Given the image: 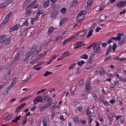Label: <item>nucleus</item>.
Instances as JSON below:
<instances>
[{"label":"nucleus","mask_w":126,"mask_h":126,"mask_svg":"<svg viewBox=\"0 0 126 126\" xmlns=\"http://www.w3.org/2000/svg\"><path fill=\"white\" fill-rule=\"evenodd\" d=\"M105 6L103 3H101L99 7V10L101 11L102 10L104 7Z\"/></svg>","instance_id":"37998d69"},{"label":"nucleus","mask_w":126,"mask_h":126,"mask_svg":"<svg viewBox=\"0 0 126 126\" xmlns=\"http://www.w3.org/2000/svg\"><path fill=\"white\" fill-rule=\"evenodd\" d=\"M93 3L92 0H88L87 2V7L88 9L90 8Z\"/></svg>","instance_id":"f8f14e48"},{"label":"nucleus","mask_w":126,"mask_h":126,"mask_svg":"<svg viewBox=\"0 0 126 126\" xmlns=\"http://www.w3.org/2000/svg\"><path fill=\"white\" fill-rule=\"evenodd\" d=\"M72 37H69L65 39L63 42V45H64L67 42L72 39Z\"/></svg>","instance_id":"cd10ccee"},{"label":"nucleus","mask_w":126,"mask_h":126,"mask_svg":"<svg viewBox=\"0 0 126 126\" xmlns=\"http://www.w3.org/2000/svg\"><path fill=\"white\" fill-rule=\"evenodd\" d=\"M80 105L79 103L77 102H75L74 104V107L76 108H77L79 106V105Z\"/></svg>","instance_id":"f704fd0d"},{"label":"nucleus","mask_w":126,"mask_h":126,"mask_svg":"<svg viewBox=\"0 0 126 126\" xmlns=\"http://www.w3.org/2000/svg\"><path fill=\"white\" fill-rule=\"evenodd\" d=\"M76 63H74L73 64L70 66L69 68L68 69L69 70H70L71 69H72L73 68L74 66H75V65L76 64Z\"/></svg>","instance_id":"8fccbe9b"},{"label":"nucleus","mask_w":126,"mask_h":126,"mask_svg":"<svg viewBox=\"0 0 126 126\" xmlns=\"http://www.w3.org/2000/svg\"><path fill=\"white\" fill-rule=\"evenodd\" d=\"M45 62V61H42L41 62H39L36 65L34 66H33V67L34 68V67L36 66H39L43 64Z\"/></svg>","instance_id":"bb28decb"},{"label":"nucleus","mask_w":126,"mask_h":126,"mask_svg":"<svg viewBox=\"0 0 126 126\" xmlns=\"http://www.w3.org/2000/svg\"><path fill=\"white\" fill-rule=\"evenodd\" d=\"M43 56V54H40L38 55L36 59H37L38 60H39V58H41Z\"/></svg>","instance_id":"bf43d9fd"},{"label":"nucleus","mask_w":126,"mask_h":126,"mask_svg":"<svg viewBox=\"0 0 126 126\" xmlns=\"http://www.w3.org/2000/svg\"><path fill=\"white\" fill-rule=\"evenodd\" d=\"M117 47L116 44L115 43L113 44L112 46V50L113 51H114L115 50V48Z\"/></svg>","instance_id":"603ef678"},{"label":"nucleus","mask_w":126,"mask_h":126,"mask_svg":"<svg viewBox=\"0 0 126 126\" xmlns=\"http://www.w3.org/2000/svg\"><path fill=\"white\" fill-rule=\"evenodd\" d=\"M35 47L32 48L26 54L25 58L24 59V61H26L28 60L30 56H31L34 52V55L37 54L41 50V48H39V49H37V50L35 51Z\"/></svg>","instance_id":"f257e3e1"},{"label":"nucleus","mask_w":126,"mask_h":126,"mask_svg":"<svg viewBox=\"0 0 126 126\" xmlns=\"http://www.w3.org/2000/svg\"><path fill=\"white\" fill-rule=\"evenodd\" d=\"M13 63H12V60L11 62L9 63V65H8V69H9L10 70H12L13 68Z\"/></svg>","instance_id":"5701e85b"},{"label":"nucleus","mask_w":126,"mask_h":126,"mask_svg":"<svg viewBox=\"0 0 126 126\" xmlns=\"http://www.w3.org/2000/svg\"><path fill=\"white\" fill-rule=\"evenodd\" d=\"M79 34V33H77V34H76L73 35L72 36H71L70 37H72V39L73 38H75Z\"/></svg>","instance_id":"e2e57ef3"},{"label":"nucleus","mask_w":126,"mask_h":126,"mask_svg":"<svg viewBox=\"0 0 126 126\" xmlns=\"http://www.w3.org/2000/svg\"><path fill=\"white\" fill-rule=\"evenodd\" d=\"M42 14V13L41 12H40V11H39V12H38L37 13L36 16L35 17V20H37L38 16L40 15V14Z\"/></svg>","instance_id":"c756f323"},{"label":"nucleus","mask_w":126,"mask_h":126,"mask_svg":"<svg viewBox=\"0 0 126 126\" xmlns=\"http://www.w3.org/2000/svg\"><path fill=\"white\" fill-rule=\"evenodd\" d=\"M0 43L3 45H6L8 43V37L7 35L3 34L0 36Z\"/></svg>","instance_id":"7ed1b4c3"},{"label":"nucleus","mask_w":126,"mask_h":126,"mask_svg":"<svg viewBox=\"0 0 126 126\" xmlns=\"http://www.w3.org/2000/svg\"><path fill=\"white\" fill-rule=\"evenodd\" d=\"M26 104L25 103L21 104L15 110V112L17 113L20 111L22 108L26 106Z\"/></svg>","instance_id":"6e6552de"},{"label":"nucleus","mask_w":126,"mask_h":126,"mask_svg":"<svg viewBox=\"0 0 126 126\" xmlns=\"http://www.w3.org/2000/svg\"><path fill=\"white\" fill-rule=\"evenodd\" d=\"M57 105L56 104H55L52 106V107H51V108L52 107V111H53V110H54L55 109L56 107L57 106Z\"/></svg>","instance_id":"5fc2aeb1"},{"label":"nucleus","mask_w":126,"mask_h":126,"mask_svg":"<svg viewBox=\"0 0 126 126\" xmlns=\"http://www.w3.org/2000/svg\"><path fill=\"white\" fill-rule=\"evenodd\" d=\"M26 33V30H23L21 32L20 35L21 36H24Z\"/></svg>","instance_id":"7c9ffc66"},{"label":"nucleus","mask_w":126,"mask_h":126,"mask_svg":"<svg viewBox=\"0 0 126 126\" xmlns=\"http://www.w3.org/2000/svg\"><path fill=\"white\" fill-rule=\"evenodd\" d=\"M89 120L88 121V124L90 126H91V122L93 120V119L92 118H90L89 119Z\"/></svg>","instance_id":"3c124183"},{"label":"nucleus","mask_w":126,"mask_h":126,"mask_svg":"<svg viewBox=\"0 0 126 126\" xmlns=\"http://www.w3.org/2000/svg\"><path fill=\"white\" fill-rule=\"evenodd\" d=\"M66 11V8H63L61 10V13L63 14H65Z\"/></svg>","instance_id":"58836bf2"},{"label":"nucleus","mask_w":126,"mask_h":126,"mask_svg":"<svg viewBox=\"0 0 126 126\" xmlns=\"http://www.w3.org/2000/svg\"><path fill=\"white\" fill-rule=\"evenodd\" d=\"M126 4V1H122L117 4V6L119 7H121Z\"/></svg>","instance_id":"1a4fd4ad"},{"label":"nucleus","mask_w":126,"mask_h":126,"mask_svg":"<svg viewBox=\"0 0 126 126\" xmlns=\"http://www.w3.org/2000/svg\"><path fill=\"white\" fill-rule=\"evenodd\" d=\"M91 86H85V88L87 90L89 91H90L91 89Z\"/></svg>","instance_id":"69168bd1"},{"label":"nucleus","mask_w":126,"mask_h":126,"mask_svg":"<svg viewBox=\"0 0 126 126\" xmlns=\"http://www.w3.org/2000/svg\"><path fill=\"white\" fill-rule=\"evenodd\" d=\"M16 30V28H15V27L14 26L13 27L10 28L9 29V31L10 32H11Z\"/></svg>","instance_id":"49530a36"},{"label":"nucleus","mask_w":126,"mask_h":126,"mask_svg":"<svg viewBox=\"0 0 126 126\" xmlns=\"http://www.w3.org/2000/svg\"><path fill=\"white\" fill-rule=\"evenodd\" d=\"M8 22V14L5 17V18L3 22L0 25V27H2Z\"/></svg>","instance_id":"0eeeda50"},{"label":"nucleus","mask_w":126,"mask_h":126,"mask_svg":"<svg viewBox=\"0 0 126 126\" xmlns=\"http://www.w3.org/2000/svg\"><path fill=\"white\" fill-rule=\"evenodd\" d=\"M48 94L47 93H45L43 96L42 98L43 99V101L44 102L45 100L47 98H48Z\"/></svg>","instance_id":"dca6fc26"},{"label":"nucleus","mask_w":126,"mask_h":126,"mask_svg":"<svg viewBox=\"0 0 126 126\" xmlns=\"http://www.w3.org/2000/svg\"><path fill=\"white\" fill-rule=\"evenodd\" d=\"M62 54L63 55L64 57H65L67 56L70 55V54L69 53V52L68 51L65 52Z\"/></svg>","instance_id":"c9c22d12"},{"label":"nucleus","mask_w":126,"mask_h":126,"mask_svg":"<svg viewBox=\"0 0 126 126\" xmlns=\"http://www.w3.org/2000/svg\"><path fill=\"white\" fill-rule=\"evenodd\" d=\"M48 122V120L46 119H44L43 121V126H47V123Z\"/></svg>","instance_id":"412c9836"},{"label":"nucleus","mask_w":126,"mask_h":126,"mask_svg":"<svg viewBox=\"0 0 126 126\" xmlns=\"http://www.w3.org/2000/svg\"><path fill=\"white\" fill-rule=\"evenodd\" d=\"M105 56L106 57L105 59V60L106 61H108L110 59L111 56L110 54H106Z\"/></svg>","instance_id":"393cba45"},{"label":"nucleus","mask_w":126,"mask_h":126,"mask_svg":"<svg viewBox=\"0 0 126 126\" xmlns=\"http://www.w3.org/2000/svg\"><path fill=\"white\" fill-rule=\"evenodd\" d=\"M77 109L79 112H81L82 110V106L81 105H79V106L77 108Z\"/></svg>","instance_id":"de8ad7c7"},{"label":"nucleus","mask_w":126,"mask_h":126,"mask_svg":"<svg viewBox=\"0 0 126 126\" xmlns=\"http://www.w3.org/2000/svg\"><path fill=\"white\" fill-rule=\"evenodd\" d=\"M66 21V18H63L60 21V25H61L63 24Z\"/></svg>","instance_id":"72a5a7b5"},{"label":"nucleus","mask_w":126,"mask_h":126,"mask_svg":"<svg viewBox=\"0 0 126 126\" xmlns=\"http://www.w3.org/2000/svg\"><path fill=\"white\" fill-rule=\"evenodd\" d=\"M54 30V29L53 27L50 28L48 30V35H50L51 34Z\"/></svg>","instance_id":"f3484780"},{"label":"nucleus","mask_w":126,"mask_h":126,"mask_svg":"<svg viewBox=\"0 0 126 126\" xmlns=\"http://www.w3.org/2000/svg\"><path fill=\"white\" fill-rule=\"evenodd\" d=\"M8 5V1L6 0L4 3H1L0 4V8L5 7L7 6Z\"/></svg>","instance_id":"9b49d317"},{"label":"nucleus","mask_w":126,"mask_h":126,"mask_svg":"<svg viewBox=\"0 0 126 126\" xmlns=\"http://www.w3.org/2000/svg\"><path fill=\"white\" fill-rule=\"evenodd\" d=\"M52 72H48L47 71H45V73L44 74L43 76L47 77L49 75L52 74Z\"/></svg>","instance_id":"b1692460"},{"label":"nucleus","mask_w":126,"mask_h":126,"mask_svg":"<svg viewBox=\"0 0 126 126\" xmlns=\"http://www.w3.org/2000/svg\"><path fill=\"white\" fill-rule=\"evenodd\" d=\"M29 4V3H28L26 1H25L23 4V7H26Z\"/></svg>","instance_id":"6e6d98bb"},{"label":"nucleus","mask_w":126,"mask_h":126,"mask_svg":"<svg viewBox=\"0 0 126 126\" xmlns=\"http://www.w3.org/2000/svg\"><path fill=\"white\" fill-rule=\"evenodd\" d=\"M23 49L24 48L23 47L19 49V51L16 55L15 57L12 60V63H13L14 62L18 60L20 56L23 54Z\"/></svg>","instance_id":"f03ea898"},{"label":"nucleus","mask_w":126,"mask_h":126,"mask_svg":"<svg viewBox=\"0 0 126 126\" xmlns=\"http://www.w3.org/2000/svg\"><path fill=\"white\" fill-rule=\"evenodd\" d=\"M8 93V87H7L5 90L4 91L3 93V94L4 95H5L7 94Z\"/></svg>","instance_id":"864d4df0"},{"label":"nucleus","mask_w":126,"mask_h":126,"mask_svg":"<svg viewBox=\"0 0 126 126\" xmlns=\"http://www.w3.org/2000/svg\"><path fill=\"white\" fill-rule=\"evenodd\" d=\"M55 114V112L52 111V112L51 115V119H52L54 118Z\"/></svg>","instance_id":"13d9d810"},{"label":"nucleus","mask_w":126,"mask_h":126,"mask_svg":"<svg viewBox=\"0 0 126 126\" xmlns=\"http://www.w3.org/2000/svg\"><path fill=\"white\" fill-rule=\"evenodd\" d=\"M80 57L82 59H86L87 58L88 56L87 54H84L81 55Z\"/></svg>","instance_id":"a19ab883"},{"label":"nucleus","mask_w":126,"mask_h":126,"mask_svg":"<svg viewBox=\"0 0 126 126\" xmlns=\"http://www.w3.org/2000/svg\"><path fill=\"white\" fill-rule=\"evenodd\" d=\"M28 21L27 20H25V21L23 23L22 25L23 26L26 25V26H27L28 25Z\"/></svg>","instance_id":"4d7b16f0"},{"label":"nucleus","mask_w":126,"mask_h":126,"mask_svg":"<svg viewBox=\"0 0 126 126\" xmlns=\"http://www.w3.org/2000/svg\"><path fill=\"white\" fill-rule=\"evenodd\" d=\"M14 85V84L11 83L8 86V91L10 90L11 89Z\"/></svg>","instance_id":"774afa93"},{"label":"nucleus","mask_w":126,"mask_h":126,"mask_svg":"<svg viewBox=\"0 0 126 126\" xmlns=\"http://www.w3.org/2000/svg\"><path fill=\"white\" fill-rule=\"evenodd\" d=\"M49 2V1H47L44 3L43 6L45 8L47 7L48 5Z\"/></svg>","instance_id":"a878e982"},{"label":"nucleus","mask_w":126,"mask_h":126,"mask_svg":"<svg viewBox=\"0 0 126 126\" xmlns=\"http://www.w3.org/2000/svg\"><path fill=\"white\" fill-rule=\"evenodd\" d=\"M77 19L78 21V22H80L83 20V17H80L77 18Z\"/></svg>","instance_id":"052dcab7"},{"label":"nucleus","mask_w":126,"mask_h":126,"mask_svg":"<svg viewBox=\"0 0 126 126\" xmlns=\"http://www.w3.org/2000/svg\"><path fill=\"white\" fill-rule=\"evenodd\" d=\"M29 97V96H27L22 98L19 101V103L21 102L22 101L28 98Z\"/></svg>","instance_id":"79ce46f5"},{"label":"nucleus","mask_w":126,"mask_h":126,"mask_svg":"<svg viewBox=\"0 0 126 126\" xmlns=\"http://www.w3.org/2000/svg\"><path fill=\"white\" fill-rule=\"evenodd\" d=\"M84 63V62L83 61H79L78 62V64L79 66H81Z\"/></svg>","instance_id":"c03bdc74"},{"label":"nucleus","mask_w":126,"mask_h":126,"mask_svg":"<svg viewBox=\"0 0 126 126\" xmlns=\"http://www.w3.org/2000/svg\"><path fill=\"white\" fill-rule=\"evenodd\" d=\"M16 77H15L14 78H13L12 80V82H11V83L15 85L16 83Z\"/></svg>","instance_id":"e433bc0d"},{"label":"nucleus","mask_w":126,"mask_h":126,"mask_svg":"<svg viewBox=\"0 0 126 126\" xmlns=\"http://www.w3.org/2000/svg\"><path fill=\"white\" fill-rule=\"evenodd\" d=\"M86 30H84L81 31L78 33H79V37H82L84 36L86 34Z\"/></svg>","instance_id":"ddd939ff"},{"label":"nucleus","mask_w":126,"mask_h":126,"mask_svg":"<svg viewBox=\"0 0 126 126\" xmlns=\"http://www.w3.org/2000/svg\"><path fill=\"white\" fill-rule=\"evenodd\" d=\"M94 57V54H91L90 57L89 58L88 62L89 63H92V61Z\"/></svg>","instance_id":"a211bd4d"},{"label":"nucleus","mask_w":126,"mask_h":126,"mask_svg":"<svg viewBox=\"0 0 126 126\" xmlns=\"http://www.w3.org/2000/svg\"><path fill=\"white\" fill-rule=\"evenodd\" d=\"M93 51L95 53H98L101 51L100 47L99 44H95L93 47Z\"/></svg>","instance_id":"20e7f679"},{"label":"nucleus","mask_w":126,"mask_h":126,"mask_svg":"<svg viewBox=\"0 0 126 126\" xmlns=\"http://www.w3.org/2000/svg\"><path fill=\"white\" fill-rule=\"evenodd\" d=\"M110 89L112 90H114L115 89V86L112 84H110Z\"/></svg>","instance_id":"ea45409f"},{"label":"nucleus","mask_w":126,"mask_h":126,"mask_svg":"<svg viewBox=\"0 0 126 126\" xmlns=\"http://www.w3.org/2000/svg\"><path fill=\"white\" fill-rule=\"evenodd\" d=\"M106 16L103 15H101L100 17V19L99 20V22H101L104 21L106 18Z\"/></svg>","instance_id":"6ab92c4d"},{"label":"nucleus","mask_w":126,"mask_h":126,"mask_svg":"<svg viewBox=\"0 0 126 126\" xmlns=\"http://www.w3.org/2000/svg\"><path fill=\"white\" fill-rule=\"evenodd\" d=\"M121 37V40H119V41L118 42V43L120 45H122L125 42L126 40V37L125 36H124V35H122V36Z\"/></svg>","instance_id":"423d86ee"},{"label":"nucleus","mask_w":126,"mask_h":126,"mask_svg":"<svg viewBox=\"0 0 126 126\" xmlns=\"http://www.w3.org/2000/svg\"><path fill=\"white\" fill-rule=\"evenodd\" d=\"M112 49V46L111 45H110L108 47L107 49L106 54H107L109 53L111 51Z\"/></svg>","instance_id":"aec40b11"},{"label":"nucleus","mask_w":126,"mask_h":126,"mask_svg":"<svg viewBox=\"0 0 126 126\" xmlns=\"http://www.w3.org/2000/svg\"><path fill=\"white\" fill-rule=\"evenodd\" d=\"M21 116V115H19L18 116L16 117L14 119L12 120V122H16L18 120L20 119Z\"/></svg>","instance_id":"4be33fe9"},{"label":"nucleus","mask_w":126,"mask_h":126,"mask_svg":"<svg viewBox=\"0 0 126 126\" xmlns=\"http://www.w3.org/2000/svg\"><path fill=\"white\" fill-rule=\"evenodd\" d=\"M32 74H31L29 76V77L28 78H27L26 79H24V81L25 82V83H26L27 81L30 80V79H31L32 77Z\"/></svg>","instance_id":"4c0bfd02"},{"label":"nucleus","mask_w":126,"mask_h":126,"mask_svg":"<svg viewBox=\"0 0 126 126\" xmlns=\"http://www.w3.org/2000/svg\"><path fill=\"white\" fill-rule=\"evenodd\" d=\"M57 13L56 11H53L51 15V17H53L56 16L57 14Z\"/></svg>","instance_id":"2f4dec72"},{"label":"nucleus","mask_w":126,"mask_h":126,"mask_svg":"<svg viewBox=\"0 0 126 126\" xmlns=\"http://www.w3.org/2000/svg\"><path fill=\"white\" fill-rule=\"evenodd\" d=\"M122 34H121L119 33H118L117 34V36L114 37H112V39L113 40H115L117 41H119L121 39V36H122Z\"/></svg>","instance_id":"9d476101"},{"label":"nucleus","mask_w":126,"mask_h":126,"mask_svg":"<svg viewBox=\"0 0 126 126\" xmlns=\"http://www.w3.org/2000/svg\"><path fill=\"white\" fill-rule=\"evenodd\" d=\"M99 72L100 76H103L105 74V71L103 68H101L99 69Z\"/></svg>","instance_id":"2eb2a0df"},{"label":"nucleus","mask_w":126,"mask_h":126,"mask_svg":"<svg viewBox=\"0 0 126 126\" xmlns=\"http://www.w3.org/2000/svg\"><path fill=\"white\" fill-rule=\"evenodd\" d=\"M85 14L83 13V11H80L78 15L77 18L79 17H82L84 18Z\"/></svg>","instance_id":"4468645a"},{"label":"nucleus","mask_w":126,"mask_h":126,"mask_svg":"<svg viewBox=\"0 0 126 126\" xmlns=\"http://www.w3.org/2000/svg\"><path fill=\"white\" fill-rule=\"evenodd\" d=\"M98 119L101 122H103L104 121V120H103L102 118L100 116H99L98 117Z\"/></svg>","instance_id":"338daca9"},{"label":"nucleus","mask_w":126,"mask_h":126,"mask_svg":"<svg viewBox=\"0 0 126 126\" xmlns=\"http://www.w3.org/2000/svg\"><path fill=\"white\" fill-rule=\"evenodd\" d=\"M21 26L19 24H18L15 25L14 27L16 28V30H17L18 28L20 27Z\"/></svg>","instance_id":"0e129e2a"},{"label":"nucleus","mask_w":126,"mask_h":126,"mask_svg":"<svg viewBox=\"0 0 126 126\" xmlns=\"http://www.w3.org/2000/svg\"><path fill=\"white\" fill-rule=\"evenodd\" d=\"M27 120V118H25L24 119L22 123V125L23 126L26 123Z\"/></svg>","instance_id":"09e8293b"},{"label":"nucleus","mask_w":126,"mask_h":126,"mask_svg":"<svg viewBox=\"0 0 126 126\" xmlns=\"http://www.w3.org/2000/svg\"><path fill=\"white\" fill-rule=\"evenodd\" d=\"M44 102L41 96H39L35 98L33 100L34 104L35 105L37 103H41Z\"/></svg>","instance_id":"39448f33"},{"label":"nucleus","mask_w":126,"mask_h":126,"mask_svg":"<svg viewBox=\"0 0 126 126\" xmlns=\"http://www.w3.org/2000/svg\"><path fill=\"white\" fill-rule=\"evenodd\" d=\"M93 32V31L92 30H91L89 31L87 36V38H88L92 36Z\"/></svg>","instance_id":"473e14b6"},{"label":"nucleus","mask_w":126,"mask_h":126,"mask_svg":"<svg viewBox=\"0 0 126 126\" xmlns=\"http://www.w3.org/2000/svg\"><path fill=\"white\" fill-rule=\"evenodd\" d=\"M79 86L81 87L84 85V82L83 79L80 80L79 82Z\"/></svg>","instance_id":"c85d7f7f"},{"label":"nucleus","mask_w":126,"mask_h":126,"mask_svg":"<svg viewBox=\"0 0 126 126\" xmlns=\"http://www.w3.org/2000/svg\"><path fill=\"white\" fill-rule=\"evenodd\" d=\"M92 95L94 100L96 99L97 98L96 94L94 93L92 94Z\"/></svg>","instance_id":"680f3d73"},{"label":"nucleus","mask_w":126,"mask_h":126,"mask_svg":"<svg viewBox=\"0 0 126 126\" xmlns=\"http://www.w3.org/2000/svg\"><path fill=\"white\" fill-rule=\"evenodd\" d=\"M46 109V108L44 105L40 108L39 110L41 112L44 110Z\"/></svg>","instance_id":"a18cd8bd"}]
</instances>
